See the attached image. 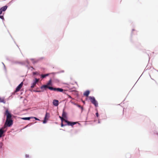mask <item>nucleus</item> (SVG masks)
<instances>
[{
    "label": "nucleus",
    "mask_w": 158,
    "mask_h": 158,
    "mask_svg": "<svg viewBox=\"0 0 158 158\" xmlns=\"http://www.w3.org/2000/svg\"><path fill=\"white\" fill-rule=\"evenodd\" d=\"M32 118V117H25V118H21L22 119L25 120H29L31 118Z\"/></svg>",
    "instance_id": "nucleus-16"
},
{
    "label": "nucleus",
    "mask_w": 158,
    "mask_h": 158,
    "mask_svg": "<svg viewBox=\"0 0 158 158\" xmlns=\"http://www.w3.org/2000/svg\"><path fill=\"white\" fill-rule=\"evenodd\" d=\"M4 132L3 128L0 129V138L2 136V135Z\"/></svg>",
    "instance_id": "nucleus-15"
},
{
    "label": "nucleus",
    "mask_w": 158,
    "mask_h": 158,
    "mask_svg": "<svg viewBox=\"0 0 158 158\" xmlns=\"http://www.w3.org/2000/svg\"><path fill=\"white\" fill-rule=\"evenodd\" d=\"M62 116L64 118H65L66 117V113L64 111H63Z\"/></svg>",
    "instance_id": "nucleus-17"
},
{
    "label": "nucleus",
    "mask_w": 158,
    "mask_h": 158,
    "mask_svg": "<svg viewBox=\"0 0 158 158\" xmlns=\"http://www.w3.org/2000/svg\"><path fill=\"white\" fill-rule=\"evenodd\" d=\"M64 125L63 124V123L62 122L61 123V127H63L64 126Z\"/></svg>",
    "instance_id": "nucleus-30"
},
{
    "label": "nucleus",
    "mask_w": 158,
    "mask_h": 158,
    "mask_svg": "<svg viewBox=\"0 0 158 158\" xmlns=\"http://www.w3.org/2000/svg\"><path fill=\"white\" fill-rule=\"evenodd\" d=\"M32 124V123H31L30 124H31H31Z\"/></svg>",
    "instance_id": "nucleus-42"
},
{
    "label": "nucleus",
    "mask_w": 158,
    "mask_h": 158,
    "mask_svg": "<svg viewBox=\"0 0 158 158\" xmlns=\"http://www.w3.org/2000/svg\"><path fill=\"white\" fill-rule=\"evenodd\" d=\"M61 120L62 122H63V121H64V120H65V119H64L63 117L61 118Z\"/></svg>",
    "instance_id": "nucleus-27"
},
{
    "label": "nucleus",
    "mask_w": 158,
    "mask_h": 158,
    "mask_svg": "<svg viewBox=\"0 0 158 158\" xmlns=\"http://www.w3.org/2000/svg\"><path fill=\"white\" fill-rule=\"evenodd\" d=\"M23 82H22L15 88V89H21L23 85Z\"/></svg>",
    "instance_id": "nucleus-9"
},
{
    "label": "nucleus",
    "mask_w": 158,
    "mask_h": 158,
    "mask_svg": "<svg viewBox=\"0 0 158 158\" xmlns=\"http://www.w3.org/2000/svg\"><path fill=\"white\" fill-rule=\"evenodd\" d=\"M64 72V71L63 70L61 72H60V73H62V72Z\"/></svg>",
    "instance_id": "nucleus-37"
},
{
    "label": "nucleus",
    "mask_w": 158,
    "mask_h": 158,
    "mask_svg": "<svg viewBox=\"0 0 158 158\" xmlns=\"http://www.w3.org/2000/svg\"><path fill=\"white\" fill-rule=\"evenodd\" d=\"M66 85H67V86H65L66 87H67L69 89H73V88H70V87L69 86V85H67V84H66Z\"/></svg>",
    "instance_id": "nucleus-22"
},
{
    "label": "nucleus",
    "mask_w": 158,
    "mask_h": 158,
    "mask_svg": "<svg viewBox=\"0 0 158 158\" xmlns=\"http://www.w3.org/2000/svg\"><path fill=\"white\" fill-rule=\"evenodd\" d=\"M31 68H32V69H35L34 68H33V67H31Z\"/></svg>",
    "instance_id": "nucleus-35"
},
{
    "label": "nucleus",
    "mask_w": 158,
    "mask_h": 158,
    "mask_svg": "<svg viewBox=\"0 0 158 158\" xmlns=\"http://www.w3.org/2000/svg\"><path fill=\"white\" fill-rule=\"evenodd\" d=\"M27 63L29 64V62H27Z\"/></svg>",
    "instance_id": "nucleus-44"
},
{
    "label": "nucleus",
    "mask_w": 158,
    "mask_h": 158,
    "mask_svg": "<svg viewBox=\"0 0 158 158\" xmlns=\"http://www.w3.org/2000/svg\"><path fill=\"white\" fill-rule=\"evenodd\" d=\"M52 90H53L55 91H56L58 92H62L66 94L65 92L67 91V90L66 89H52Z\"/></svg>",
    "instance_id": "nucleus-8"
},
{
    "label": "nucleus",
    "mask_w": 158,
    "mask_h": 158,
    "mask_svg": "<svg viewBox=\"0 0 158 158\" xmlns=\"http://www.w3.org/2000/svg\"><path fill=\"white\" fill-rule=\"evenodd\" d=\"M68 96H69V98H71V97L69 95Z\"/></svg>",
    "instance_id": "nucleus-36"
},
{
    "label": "nucleus",
    "mask_w": 158,
    "mask_h": 158,
    "mask_svg": "<svg viewBox=\"0 0 158 158\" xmlns=\"http://www.w3.org/2000/svg\"><path fill=\"white\" fill-rule=\"evenodd\" d=\"M33 75H38V73L37 72H35L33 73Z\"/></svg>",
    "instance_id": "nucleus-19"
},
{
    "label": "nucleus",
    "mask_w": 158,
    "mask_h": 158,
    "mask_svg": "<svg viewBox=\"0 0 158 158\" xmlns=\"http://www.w3.org/2000/svg\"><path fill=\"white\" fill-rule=\"evenodd\" d=\"M34 118L36 120H39V119L38 118H36V117H34Z\"/></svg>",
    "instance_id": "nucleus-32"
},
{
    "label": "nucleus",
    "mask_w": 158,
    "mask_h": 158,
    "mask_svg": "<svg viewBox=\"0 0 158 158\" xmlns=\"http://www.w3.org/2000/svg\"><path fill=\"white\" fill-rule=\"evenodd\" d=\"M77 106L79 108H81L82 109V110L83 108L82 106H80V105H77Z\"/></svg>",
    "instance_id": "nucleus-20"
},
{
    "label": "nucleus",
    "mask_w": 158,
    "mask_h": 158,
    "mask_svg": "<svg viewBox=\"0 0 158 158\" xmlns=\"http://www.w3.org/2000/svg\"><path fill=\"white\" fill-rule=\"evenodd\" d=\"M36 62V61H33V63L34 64H35V63Z\"/></svg>",
    "instance_id": "nucleus-31"
},
{
    "label": "nucleus",
    "mask_w": 158,
    "mask_h": 158,
    "mask_svg": "<svg viewBox=\"0 0 158 158\" xmlns=\"http://www.w3.org/2000/svg\"><path fill=\"white\" fill-rule=\"evenodd\" d=\"M77 122H69V124L68 125H71V126H73V125L76 124Z\"/></svg>",
    "instance_id": "nucleus-14"
},
{
    "label": "nucleus",
    "mask_w": 158,
    "mask_h": 158,
    "mask_svg": "<svg viewBox=\"0 0 158 158\" xmlns=\"http://www.w3.org/2000/svg\"><path fill=\"white\" fill-rule=\"evenodd\" d=\"M26 156L27 157H28V156Z\"/></svg>",
    "instance_id": "nucleus-43"
},
{
    "label": "nucleus",
    "mask_w": 158,
    "mask_h": 158,
    "mask_svg": "<svg viewBox=\"0 0 158 158\" xmlns=\"http://www.w3.org/2000/svg\"><path fill=\"white\" fill-rule=\"evenodd\" d=\"M31 60H33V59H31Z\"/></svg>",
    "instance_id": "nucleus-40"
},
{
    "label": "nucleus",
    "mask_w": 158,
    "mask_h": 158,
    "mask_svg": "<svg viewBox=\"0 0 158 158\" xmlns=\"http://www.w3.org/2000/svg\"><path fill=\"white\" fill-rule=\"evenodd\" d=\"M60 118L61 119V118H62V117H60Z\"/></svg>",
    "instance_id": "nucleus-39"
},
{
    "label": "nucleus",
    "mask_w": 158,
    "mask_h": 158,
    "mask_svg": "<svg viewBox=\"0 0 158 158\" xmlns=\"http://www.w3.org/2000/svg\"><path fill=\"white\" fill-rule=\"evenodd\" d=\"M96 116H97V117H98V113H96Z\"/></svg>",
    "instance_id": "nucleus-33"
},
{
    "label": "nucleus",
    "mask_w": 158,
    "mask_h": 158,
    "mask_svg": "<svg viewBox=\"0 0 158 158\" xmlns=\"http://www.w3.org/2000/svg\"><path fill=\"white\" fill-rule=\"evenodd\" d=\"M89 98L91 102L94 104L96 107H97L98 106V103L94 97H90Z\"/></svg>",
    "instance_id": "nucleus-3"
},
{
    "label": "nucleus",
    "mask_w": 158,
    "mask_h": 158,
    "mask_svg": "<svg viewBox=\"0 0 158 158\" xmlns=\"http://www.w3.org/2000/svg\"><path fill=\"white\" fill-rule=\"evenodd\" d=\"M31 92H43V90H39V91H38V90H35V89H31Z\"/></svg>",
    "instance_id": "nucleus-18"
},
{
    "label": "nucleus",
    "mask_w": 158,
    "mask_h": 158,
    "mask_svg": "<svg viewBox=\"0 0 158 158\" xmlns=\"http://www.w3.org/2000/svg\"><path fill=\"white\" fill-rule=\"evenodd\" d=\"M2 10H1V9H0V15L2 13Z\"/></svg>",
    "instance_id": "nucleus-28"
},
{
    "label": "nucleus",
    "mask_w": 158,
    "mask_h": 158,
    "mask_svg": "<svg viewBox=\"0 0 158 158\" xmlns=\"http://www.w3.org/2000/svg\"><path fill=\"white\" fill-rule=\"evenodd\" d=\"M39 81V79L36 78H35V80L33 81V82L31 85V88H33L35 87H36V89H39V88L37 87L36 85H38V83Z\"/></svg>",
    "instance_id": "nucleus-2"
},
{
    "label": "nucleus",
    "mask_w": 158,
    "mask_h": 158,
    "mask_svg": "<svg viewBox=\"0 0 158 158\" xmlns=\"http://www.w3.org/2000/svg\"><path fill=\"white\" fill-rule=\"evenodd\" d=\"M13 123L12 119H6L4 126L10 127L13 124Z\"/></svg>",
    "instance_id": "nucleus-4"
},
{
    "label": "nucleus",
    "mask_w": 158,
    "mask_h": 158,
    "mask_svg": "<svg viewBox=\"0 0 158 158\" xmlns=\"http://www.w3.org/2000/svg\"><path fill=\"white\" fill-rule=\"evenodd\" d=\"M0 18L2 19L3 20H4L3 15H0Z\"/></svg>",
    "instance_id": "nucleus-21"
},
{
    "label": "nucleus",
    "mask_w": 158,
    "mask_h": 158,
    "mask_svg": "<svg viewBox=\"0 0 158 158\" xmlns=\"http://www.w3.org/2000/svg\"><path fill=\"white\" fill-rule=\"evenodd\" d=\"M7 7L8 6L6 5L2 7L0 9L2 11H5L7 9Z\"/></svg>",
    "instance_id": "nucleus-10"
},
{
    "label": "nucleus",
    "mask_w": 158,
    "mask_h": 158,
    "mask_svg": "<svg viewBox=\"0 0 158 158\" xmlns=\"http://www.w3.org/2000/svg\"><path fill=\"white\" fill-rule=\"evenodd\" d=\"M61 120L62 122H63V121H64V120H65V119H64L63 117L61 118Z\"/></svg>",
    "instance_id": "nucleus-25"
},
{
    "label": "nucleus",
    "mask_w": 158,
    "mask_h": 158,
    "mask_svg": "<svg viewBox=\"0 0 158 158\" xmlns=\"http://www.w3.org/2000/svg\"><path fill=\"white\" fill-rule=\"evenodd\" d=\"M134 30H135L134 29H133L132 30V31H134Z\"/></svg>",
    "instance_id": "nucleus-38"
},
{
    "label": "nucleus",
    "mask_w": 158,
    "mask_h": 158,
    "mask_svg": "<svg viewBox=\"0 0 158 158\" xmlns=\"http://www.w3.org/2000/svg\"><path fill=\"white\" fill-rule=\"evenodd\" d=\"M89 94V90L86 91L84 93V95L86 97H88Z\"/></svg>",
    "instance_id": "nucleus-13"
},
{
    "label": "nucleus",
    "mask_w": 158,
    "mask_h": 158,
    "mask_svg": "<svg viewBox=\"0 0 158 158\" xmlns=\"http://www.w3.org/2000/svg\"><path fill=\"white\" fill-rule=\"evenodd\" d=\"M0 102L3 103H5L6 101L4 98H1L0 97Z\"/></svg>",
    "instance_id": "nucleus-11"
},
{
    "label": "nucleus",
    "mask_w": 158,
    "mask_h": 158,
    "mask_svg": "<svg viewBox=\"0 0 158 158\" xmlns=\"http://www.w3.org/2000/svg\"><path fill=\"white\" fill-rule=\"evenodd\" d=\"M53 104L55 106H58L59 105V101L55 99L53 100Z\"/></svg>",
    "instance_id": "nucleus-7"
},
{
    "label": "nucleus",
    "mask_w": 158,
    "mask_h": 158,
    "mask_svg": "<svg viewBox=\"0 0 158 158\" xmlns=\"http://www.w3.org/2000/svg\"><path fill=\"white\" fill-rule=\"evenodd\" d=\"M29 125H27V126L26 127H27Z\"/></svg>",
    "instance_id": "nucleus-41"
},
{
    "label": "nucleus",
    "mask_w": 158,
    "mask_h": 158,
    "mask_svg": "<svg viewBox=\"0 0 158 158\" xmlns=\"http://www.w3.org/2000/svg\"><path fill=\"white\" fill-rule=\"evenodd\" d=\"M49 74L48 73L46 74H42L41 75V78H44L48 76Z\"/></svg>",
    "instance_id": "nucleus-12"
},
{
    "label": "nucleus",
    "mask_w": 158,
    "mask_h": 158,
    "mask_svg": "<svg viewBox=\"0 0 158 158\" xmlns=\"http://www.w3.org/2000/svg\"><path fill=\"white\" fill-rule=\"evenodd\" d=\"M40 89H62L61 88L54 87L53 86L52 80L50 79L46 84L42 85Z\"/></svg>",
    "instance_id": "nucleus-1"
},
{
    "label": "nucleus",
    "mask_w": 158,
    "mask_h": 158,
    "mask_svg": "<svg viewBox=\"0 0 158 158\" xmlns=\"http://www.w3.org/2000/svg\"><path fill=\"white\" fill-rule=\"evenodd\" d=\"M50 114L49 113H48L47 112H46V114L45 115V116L44 117V120L43 121V123H46L47 122V121L48 120Z\"/></svg>",
    "instance_id": "nucleus-6"
},
{
    "label": "nucleus",
    "mask_w": 158,
    "mask_h": 158,
    "mask_svg": "<svg viewBox=\"0 0 158 158\" xmlns=\"http://www.w3.org/2000/svg\"><path fill=\"white\" fill-rule=\"evenodd\" d=\"M5 114L6 116V119H12V115L7 109L6 110Z\"/></svg>",
    "instance_id": "nucleus-5"
},
{
    "label": "nucleus",
    "mask_w": 158,
    "mask_h": 158,
    "mask_svg": "<svg viewBox=\"0 0 158 158\" xmlns=\"http://www.w3.org/2000/svg\"><path fill=\"white\" fill-rule=\"evenodd\" d=\"M2 143L0 142V148L2 147Z\"/></svg>",
    "instance_id": "nucleus-29"
},
{
    "label": "nucleus",
    "mask_w": 158,
    "mask_h": 158,
    "mask_svg": "<svg viewBox=\"0 0 158 158\" xmlns=\"http://www.w3.org/2000/svg\"><path fill=\"white\" fill-rule=\"evenodd\" d=\"M21 91H22V90L23 89H21Z\"/></svg>",
    "instance_id": "nucleus-45"
},
{
    "label": "nucleus",
    "mask_w": 158,
    "mask_h": 158,
    "mask_svg": "<svg viewBox=\"0 0 158 158\" xmlns=\"http://www.w3.org/2000/svg\"><path fill=\"white\" fill-rule=\"evenodd\" d=\"M61 120L62 122H63V121H64V120H65V119H64L63 117L61 118Z\"/></svg>",
    "instance_id": "nucleus-26"
},
{
    "label": "nucleus",
    "mask_w": 158,
    "mask_h": 158,
    "mask_svg": "<svg viewBox=\"0 0 158 158\" xmlns=\"http://www.w3.org/2000/svg\"><path fill=\"white\" fill-rule=\"evenodd\" d=\"M2 64L3 65H4V68H5V69H6V68H5V64H4L3 62H2Z\"/></svg>",
    "instance_id": "nucleus-34"
},
{
    "label": "nucleus",
    "mask_w": 158,
    "mask_h": 158,
    "mask_svg": "<svg viewBox=\"0 0 158 158\" xmlns=\"http://www.w3.org/2000/svg\"><path fill=\"white\" fill-rule=\"evenodd\" d=\"M20 89H16L15 91V92H18L19 91H20Z\"/></svg>",
    "instance_id": "nucleus-24"
},
{
    "label": "nucleus",
    "mask_w": 158,
    "mask_h": 158,
    "mask_svg": "<svg viewBox=\"0 0 158 158\" xmlns=\"http://www.w3.org/2000/svg\"><path fill=\"white\" fill-rule=\"evenodd\" d=\"M64 121L65 122H66V123H67L68 125V124H69V121H67V120H65V119L64 120Z\"/></svg>",
    "instance_id": "nucleus-23"
}]
</instances>
